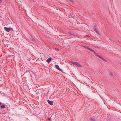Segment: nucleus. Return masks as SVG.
Returning <instances> with one entry per match:
<instances>
[{
    "instance_id": "1",
    "label": "nucleus",
    "mask_w": 121,
    "mask_h": 121,
    "mask_svg": "<svg viewBox=\"0 0 121 121\" xmlns=\"http://www.w3.org/2000/svg\"><path fill=\"white\" fill-rule=\"evenodd\" d=\"M71 63L73 64L76 65L79 67H82V65L79 64L78 63L76 62L72 61L71 62Z\"/></svg>"
},
{
    "instance_id": "2",
    "label": "nucleus",
    "mask_w": 121,
    "mask_h": 121,
    "mask_svg": "<svg viewBox=\"0 0 121 121\" xmlns=\"http://www.w3.org/2000/svg\"><path fill=\"white\" fill-rule=\"evenodd\" d=\"M94 29L96 32L98 34H100V32L99 30H98V29L97 28L96 26H95L94 27Z\"/></svg>"
},
{
    "instance_id": "3",
    "label": "nucleus",
    "mask_w": 121,
    "mask_h": 121,
    "mask_svg": "<svg viewBox=\"0 0 121 121\" xmlns=\"http://www.w3.org/2000/svg\"><path fill=\"white\" fill-rule=\"evenodd\" d=\"M47 101L48 103L51 105H52L53 104V102L52 101H50L49 100H48Z\"/></svg>"
},
{
    "instance_id": "4",
    "label": "nucleus",
    "mask_w": 121,
    "mask_h": 121,
    "mask_svg": "<svg viewBox=\"0 0 121 121\" xmlns=\"http://www.w3.org/2000/svg\"><path fill=\"white\" fill-rule=\"evenodd\" d=\"M55 67L57 69H58L61 72H62V69L60 68L59 67L58 65H56L55 66Z\"/></svg>"
},
{
    "instance_id": "5",
    "label": "nucleus",
    "mask_w": 121,
    "mask_h": 121,
    "mask_svg": "<svg viewBox=\"0 0 121 121\" xmlns=\"http://www.w3.org/2000/svg\"><path fill=\"white\" fill-rule=\"evenodd\" d=\"M29 40L31 42L33 41L34 42H35V39L32 37L29 38Z\"/></svg>"
},
{
    "instance_id": "6",
    "label": "nucleus",
    "mask_w": 121,
    "mask_h": 121,
    "mask_svg": "<svg viewBox=\"0 0 121 121\" xmlns=\"http://www.w3.org/2000/svg\"><path fill=\"white\" fill-rule=\"evenodd\" d=\"M84 47L87 50H89L91 51L92 52H94V51L92 49H91L90 48H89L87 46H85Z\"/></svg>"
},
{
    "instance_id": "7",
    "label": "nucleus",
    "mask_w": 121,
    "mask_h": 121,
    "mask_svg": "<svg viewBox=\"0 0 121 121\" xmlns=\"http://www.w3.org/2000/svg\"><path fill=\"white\" fill-rule=\"evenodd\" d=\"M52 60V58L51 57L49 58L47 60V62L49 63Z\"/></svg>"
},
{
    "instance_id": "8",
    "label": "nucleus",
    "mask_w": 121,
    "mask_h": 121,
    "mask_svg": "<svg viewBox=\"0 0 121 121\" xmlns=\"http://www.w3.org/2000/svg\"><path fill=\"white\" fill-rule=\"evenodd\" d=\"M13 31V30L12 28L11 27H8V32L10 31Z\"/></svg>"
},
{
    "instance_id": "9",
    "label": "nucleus",
    "mask_w": 121,
    "mask_h": 121,
    "mask_svg": "<svg viewBox=\"0 0 121 121\" xmlns=\"http://www.w3.org/2000/svg\"><path fill=\"white\" fill-rule=\"evenodd\" d=\"M90 120L91 121H97L94 118H91L90 119Z\"/></svg>"
},
{
    "instance_id": "10",
    "label": "nucleus",
    "mask_w": 121,
    "mask_h": 121,
    "mask_svg": "<svg viewBox=\"0 0 121 121\" xmlns=\"http://www.w3.org/2000/svg\"><path fill=\"white\" fill-rule=\"evenodd\" d=\"M5 106L4 105H1V108H5Z\"/></svg>"
},
{
    "instance_id": "11",
    "label": "nucleus",
    "mask_w": 121,
    "mask_h": 121,
    "mask_svg": "<svg viewBox=\"0 0 121 121\" xmlns=\"http://www.w3.org/2000/svg\"><path fill=\"white\" fill-rule=\"evenodd\" d=\"M100 59H102L103 60V61H104L105 62L107 61V60H105V59L103 58L102 57H101Z\"/></svg>"
},
{
    "instance_id": "12",
    "label": "nucleus",
    "mask_w": 121,
    "mask_h": 121,
    "mask_svg": "<svg viewBox=\"0 0 121 121\" xmlns=\"http://www.w3.org/2000/svg\"><path fill=\"white\" fill-rule=\"evenodd\" d=\"M68 1L72 2V3H73V1L72 0H66Z\"/></svg>"
},
{
    "instance_id": "13",
    "label": "nucleus",
    "mask_w": 121,
    "mask_h": 121,
    "mask_svg": "<svg viewBox=\"0 0 121 121\" xmlns=\"http://www.w3.org/2000/svg\"><path fill=\"white\" fill-rule=\"evenodd\" d=\"M4 29L7 31H8V28L7 27H4Z\"/></svg>"
},
{
    "instance_id": "14",
    "label": "nucleus",
    "mask_w": 121,
    "mask_h": 121,
    "mask_svg": "<svg viewBox=\"0 0 121 121\" xmlns=\"http://www.w3.org/2000/svg\"><path fill=\"white\" fill-rule=\"evenodd\" d=\"M94 52V55L96 56H97V55H98V54L96 53L94 51V52Z\"/></svg>"
},
{
    "instance_id": "15",
    "label": "nucleus",
    "mask_w": 121,
    "mask_h": 121,
    "mask_svg": "<svg viewBox=\"0 0 121 121\" xmlns=\"http://www.w3.org/2000/svg\"><path fill=\"white\" fill-rule=\"evenodd\" d=\"M97 56L99 57L100 58H101V57H102L101 56H100L99 55H97Z\"/></svg>"
},
{
    "instance_id": "16",
    "label": "nucleus",
    "mask_w": 121,
    "mask_h": 121,
    "mask_svg": "<svg viewBox=\"0 0 121 121\" xmlns=\"http://www.w3.org/2000/svg\"><path fill=\"white\" fill-rule=\"evenodd\" d=\"M69 34H70L71 35H73V33L71 32H69Z\"/></svg>"
},
{
    "instance_id": "17",
    "label": "nucleus",
    "mask_w": 121,
    "mask_h": 121,
    "mask_svg": "<svg viewBox=\"0 0 121 121\" xmlns=\"http://www.w3.org/2000/svg\"><path fill=\"white\" fill-rule=\"evenodd\" d=\"M110 75H111L112 76L113 75V74L112 73V72H110Z\"/></svg>"
},
{
    "instance_id": "18",
    "label": "nucleus",
    "mask_w": 121,
    "mask_h": 121,
    "mask_svg": "<svg viewBox=\"0 0 121 121\" xmlns=\"http://www.w3.org/2000/svg\"><path fill=\"white\" fill-rule=\"evenodd\" d=\"M85 37H89L90 36L88 35H86L85 36Z\"/></svg>"
},
{
    "instance_id": "19",
    "label": "nucleus",
    "mask_w": 121,
    "mask_h": 121,
    "mask_svg": "<svg viewBox=\"0 0 121 121\" xmlns=\"http://www.w3.org/2000/svg\"><path fill=\"white\" fill-rule=\"evenodd\" d=\"M48 120H50L51 119V118H49V117H48Z\"/></svg>"
},
{
    "instance_id": "20",
    "label": "nucleus",
    "mask_w": 121,
    "mask_h": 121,
    "mask_svg": "<svg viewBox=\"0 0 121 121\" xmlns=\"http://www.w3.org/2000/svg\"><path fill=\"white\" fill-rule=\"evenodd\" d=\"M6 70H7V69H6V70H4V72H6Z\"/></svg>"
},
{
    "instance_id": "21",
    "label": "nucleus",
    "mask_w": 121,
    "mask_h": 121,
    "mask_svg": "<svg viewBox=\"0 0 121 121\" xmlns=\"http://www.w3.org/2000/svg\"><path fill=\"white\" fill-rule=\"evenodd\" d=\"M2 1L1 0H0V2L1 3Z\"/></svg>"
},
{
    "instance_id": "22",
    "label": "nucleus",
    "mask_w": 121,
    "mask_h": 121,
    "mask_svg": "<svg viewBox=\"0 0 121 121\" xmlns=\"http://www.w3.org/2000/svg\"><path fill=\"white\" fill-rule=\"evenodd\" d=\"M1 105V103L0 102V106Z\"/></svg>"
},
{
    "instance_id": "23",
    "label": "nucleus",
    "mask_w": 121,
    "mask_h": 121,
    "mask_svg": "<svg viewBox=\"0 0 121 121\" xmlns=\"http://www.w3.org/2000/svg\"><path fill=\"white\" fill-rule=\"evenodd\" d=\"M59 50V49H57V50Z\"/></svg>"
},
{
    "instance_id": "24",
    "label": "nucleus",
    "mask_w": 121,
    "mask_h": 121,
    "mask_svg": "<svg viewBox=\"0 0 121 121\" xmlns=\"http://www.w3.org/2000/svg\"><path fill=\"white\" fill-rule=\"evenodd\" d=\"M120 64L121 65V63Z\"/></svg>"
}]
</instances>
